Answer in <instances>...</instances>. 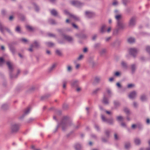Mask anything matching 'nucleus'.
I'll return each mask as SVG.
<instances>
[{
	"label": "nucleus",
	"mask_w": 150,
	"mask_h": 150,
	"mask_svg": "<svg viewBox=\"0 0 150 150\" xmlns=\"http://www.w3.org/2000/svg\"><path fill=\"white\" fill-rule=\"evenodd\" d=\"M73 125L71 120L67 116H64L60 123L58 124L55 129V132L57 131L59 126L62 127L63 131H64L69 127Z\"/></svg>",
	"instance_id": "1"
},
{
	"label": "nucleus",
	"mask_w": 150,
	"mask_h": 150,
	"mask_svg": "<svg viewBox=\"0 0 150 150\" xmlns=\"http://www.w3.org/2000/svg\"><path fill=\"white\" fill-rule=\"evenodd\" d=\"M20 125L18 123H12L10 127V130L11 133L15 134L19 131Z\"/></svg>",
	"instance_id": "2"
},
{
	"label": "nucleus",
	"mask_w": 150,
	"mask_h": 150,
	"mask_svg": "<svg viewBox=\"0 0 150 150\" xmlns=\"http://www.w3.org/2000/svg\"><path fill=\"white\" fill-rule=\"evenodd\" d=\"M6 64L7 65L9 71V74L10 77L11 78H16L17 77L18 74H19L20 72V70H18L17 71V74L15 76H13L12 75L11 73L13 71V68L12 67V65L11 64V63L9 61H7L6 62Z\"/></svg>",
	"instance_id": "3"
},
{
	"label": "nucleus",
	"mask_w": 150,
	"mask_h": 150,
	"mask_svg": "<svg viewBox=\"0 0 150 150\" xmlns=\"http://www.w3.org/2000/svg\"><path fill=\"white\" fill-rule=\"evenodd\" d=\"M6 30L10 35H13L12 33L8 28L4 26L3 23L0 22V30L3 34L4 33V31Z\"/></svg>",
	"instance_id": "4"
},
{
	"label": "nucleus",
	"mask_w": 150,
	"mask_h": 150,
	"mask_svg": "<svg viewBox=\"0 0 150 150\" xmlns=\"http://www.w3.org/2000/svg\"><path fill=\"white\" fill-rule=\"evenodd\" d=\"M84 15L85 17L88 18H91L95 16V13L93 11H86L84 12Z\"/></svg>",
	"instance_id": "5"
},
{
	"label": "nucleus",
	"mask_w": 150,
	"mask_h": 150,
	"mask_svg": "<svg viewBox=\"0 0 150 150\" xmlns=\"http://www.w3.org/2000/svg\"><path fill=\"white\" fill-rule=\"evenodd\" d=\"M101 118L103 122L108 123L110 125L113 124L114 121L112 119H106L105 117V116L102 114H101Z\"/></svg>",
	"instance_id": "6"
},
{
	"label": "nucleus",
	"mask_w": 150,
	"mask_h": 150,
	"mask_svg": "<svg viewBox=\"0 0 150 150\" xmlns=\"http://www.w3.org/2000/svg\"><path fill=\"white\" fill-rule=\"evenodd\" d=\"M129 52L130 54L135 57L139 52V50L136 48H131L129 49Z\"/></svg>",
	"instance_id": "7"
},
{
	"label": "nucleus",
	"mask_w": 150,
	"mask_h": 150,
	"mask_svg": "<svg viewBox=\"0 0 150 150\" xmlns=\"http://www.w3.org/2000/svg\"><path fill=\"white\" fill-rule=\"evenodd\" d=\"M71 3L72 5L78 7H80L83 6L84 5L83 3L76 0L72 1H71Z\"/></svg>",
	"instance_id": "8"
},
{
	"label": "nucleus",
	"mask_w": 150,
	"mask_h": 150,
	"mask_svg": "<svg viewBox=\"0 0 150 150\" xmlns=\"http://www.w3.org/2000/svg\"><path fill=\"white\" fill-rule=\"evenodd\" d=\"M117 27L118 29L121 30L124 28L125 25L122 21H118L117 22Z\"/></svg>",
	"instance_id": "9"
},
{
	"label": "nucleus",
	"mask_w": 150,
	"mask_h": 150,
	"mask_svg": "<svg viewBox=\"0 0 150 150\" xmlns=\"http://www.w3.org/2000/svg\"><path fill=\"white\" fill-rule=\"evenodd\" d=\"M65 13L69 15L70 18H73L74 20L76 21H79L80 20V18L79 17L76 16L70 13L67 11L65 10L64 11Z\"/></svg>",
	"instance_id": "10"
},
{
	"label": "nucleus",
	"mask_w": 150,
	"mask_h": 150,
	"mask_svg": "<svg viewBox=\"0 0 150 150\" xmlns=\"http://www.w3.org/2000/svg\"><path fill=\"white\" fill-rule=\"evenodd\" d=\"M62 37L63 38L70 43H71L73 41V38L71 36L66 35H62Z\"/></svg>",
	"instance_id": "11"
},
{
	"label": "nucleus",
	"mask_w": 150,
	"mask_h": 150,
	"mask_svg": "<svg viewBox=\"0 0 150 150\" xmlns=\"http://www.w3.org/2000/svg\"><path fill=\"white\" fill-rule=\"evenodd\" d=\"M137 67V64L136 63H133L131 65L130 68L131 70V73L133 74L135 72Z\"/></svg>",
	"instance_id": "12"
},
{
	"label": "nucleus",
	"mask_w": 150,
	"mask_h": 150,
	"mask_svg": "<svg viewBox=\"0 0 150 150\" xmlns=\"http://www.w3.org/2000/svg\"><path fill=\"white\" fill-rule=\"evenodd\" d=\"M79 81L77 80H73L71 82V86L73 87H77L78 86Z\"/></svg>",
	"instance_id": "13"
},
{
	"label": "nucleus",
	"mask_w": 150,
	"mask_h": 150,
	"mask_svg": "<svg viewBox=\"0 0 150 150\" xmlns=\"http://www.w3.org/2000/svg\"><path fill=\"white\" fill-rule=\"evenodd\" d=\"M137 93L135 91H133L131 93L128 95V97L130 99H133L136 96Z\"/></svg>",
	"instance_id": "14"
},
{
	"label": "nucleus",
	"mask_w": 150,
	"mask_h": 150,
	"mask_svg": "<svg viewBox=\"0 0 150 150\" xmlns=\"http://www.w3.org/2000/svg\"><path fill=\"white\" fill-rule=\"evenodd\" d=\"M102 102L105 105H108L109 103L108 100V98L106 97V94L105 93L103 95Z\"/></svg>",
	"instance_id": "15"
},
{
	"label": "nucleus",
	"mask_w": 150,
	"mask_h": 150,
	"mask_svg": "<svg viewBox=\"0 0 150 150\" xmlns=\"http://www.w3.org/2000/svg\"><path fill=\"white\" fill-rule=\"evenodd\" d=\"M136 23V18L135 17L132 18L130 20L129 23V26H133L135 25Z\"/></svg>",
	"instance_id": "16"
},
{
	"label": "nucleus",
	"mask_w": 150,
	"mask_h": 150,
	"mask_svg": "<svg viewBox=\"0 0 150 150\" xmlns=\"http://www.w3.org/2000/svg\"><path fill=\"white\" fill-rule=\"evenodd\" d=\"M122 67L124 69H127L128 68V66L127 62L124 61H122L121 63Z\"/></svg>",
	"instance_id": "17"
},
{
	"label": "nucleus",
	"mask_w": 150,
	"mask_h": 150,
	"mask_svg": "<svg viewBox=\"0 0 150 150\" xmlns=\"http://www.w3.org/2000/svg\"><path fill=\"white\" fill-rule=\"evenodd\" d=\"M106 25L105 24H103L102 25L100 29V32L101 33H103L106 31Z\"/></svg>",
	"instance_id": "18"
},
{
	"label": "nucleus",
	"mask_w": 150,
	"mask_h": 150,
	"mask_svg": "<svg viewBox=\"0 0 150 150\" xmlns=\"http://www.w3.org/2000/svg\"><path fill=\"white\" fill-rule=\"evenodd\" d=\"M32 45H33V47H35L36 48H38L40 46V43L38 42L37 41H35L33 43Z\"/></svg>",
	"instance_id": "19"
},
{
	"label": "nucleus",
	"mask_w": 150,
	"mask_h": 150,
	"mask_svg": "<svg viewBox=\"0 0 150 150\" xmlns=\"http://www.w3.org/2000/svg\"><path fill=\"white\" fill-rule=\"evenodd\" d=\"M134 142L136 144L139 145L140 144L141 141L140 139L138 138H136L134 139Z\"/></svg>",
	"instance_id": "20"
},
{
	"label": "nucleus",
	"mask_w": 150,
	"mask_h": 150,
	"mask_svg": "<svg viewBox=\"0 0 150 150\" xmlns=\"http://www.w3.org/2000/svg\"><path fill=\"white\" fill-rule=\"evenodd\" d=\"M135 41V38L132 37H129L127 39V42L130 43H133Z\"/></svg>",
	"instance_id": "21"
},
{
	"label": "nucleus",
	"mask_w": 150,
	"mask_h": 150,
	"mask_svg": "<svg viewBox=\"0 0 150 150\" xmlns=\"http://www.w3.org/2000/svg\"><path fill=\"white\" fill-rule=\"evenodd\" d=\"M74 148L76 150H80L81 148V146L80 144L77 143L75 144Z\"/></svg>",
	"instance_id": "22"
},
{
	"label": "nucleus",
	"mask_w": 150,
	"mask_h": 150,
	"mask_svg": "<svg viewBox=\"0 0 150 150\" xmlns=\"http://www.w3.org/2000/svg\"><path fill=\"white\" fill-rule=\"evenodd\" d=\"M30 108H28L25 109V110L24 114L23 115V117L25 115L28 114L30 112Z\"/></svg>",
	"instance_id": "23"
},
{
	"label": "nucleus",
	"mask_w": 150,
	"mask_h": 150,
	"mask_svg": "<svg viewBox=\"0 0 150 150\" xmlns=\"http://www.w3.org/2000/svg\"><path fill=\"white\" fill-rule=\"evenodd\" d=\"M50 13L52 15L54 16H57L58 14V13L57 11L55 10L54 9L50 11Z\"/></svg>",
	"instance_id": "24"
},
{
	"label": "nucleus",
	"mask_w": 150,
	"mask_h": 150,
	"mask_svg": "<svg viewBox=\"0 0 150 150\" xmlns=\"http://www.w3.org/2000/svg\"><path fill=\"white\" fill-rule=\"evenodd\" d=\"M15 30L16 32L19 33H21L22 32L21 28L19 26H17L16 27Z\"/></svg>",
	"instance_id": "25"
},
{
	"label": "nucleus",
	"mask_w": 150,
	"mask_h": 150,
	"mask_svg": "<svg viewBox=\"0 0 150 150\" xmlns=\"http://www.w3.org/2000/svg\"><path fill=\"white\" fill-rule=\"evenodd\" d=\"M101 80V77L100 76H96L95 77L94 81L95 83H98Z\"/></svg>",
	"instance_id": "26"
},
{
	"label": "nucleus",
	"mask_w": 150,
	"mask_h": 150,
	"mask_svg": "<svg viewBox=\"0 0 150 150\" xmlns=\"http://www.w3.org/2000/svg\"><path fill=\"white\" fill-rule=\"evenodd\" d=\"M106 92L108 94V98L111 97L112 95V93L111 91L109 89L106 90Z\"/></svg>",
	"instance_id": "27"
},
{
	"label": "nucleus",
	"mask_w": 150,
	"mask_h": 150,
	"mask_svg": "<svg viewBox=\"0 0 150 150\" xmlns=\"http://www.w3.org/2000/svg\"><path fill=\"white\" fill-rule=\"evenodd\" d=\"M67 82V79H64L62 80V83L63 84V88H65L66 87V84Z\"/></svg>",
	"instance_id": "28"
},
{
	"label": "nucleus",
	"mask_w": 150,
	"mask_h": 150,
	"mask_svg": "<svg viewBox=\"0 0 150 150\" xmlns=\"http://www.w3.org/2000/svg\"><path fill=\"white\" fill-rule=\"evenodd\" d=\"M114 105L115 108H117L120 105V103L118 101L115 100L114 101Z\"/></svg>",
	"instance_id": "29"
},
{
	"label": "nucleus",
	"mask_w": 150,
	"mask_h": 150,
	"mask_svg": "<svg viewBox=\"0 0 150 150\" xmlns=\"http://www.w3.org/2000/svg\"><path fill=\"white\" fill-rule=\"evenodd\" d=\"M120 30L118 29L117 28L115 29H114L113 32V34L114 35H117L118 34L119 32V31Z\"/></svg>",
	"instance_id": "30"
},
{
	"label": "nucleus",
	"mask_w": 150,
	"mask_h": 150,
	"mask_svg": "<svg viewBox=\"0 0 150 150\" xmlns=\"http://www.w3.org/2000/svg\"><path fill=\"white\" fill-rule=\"evenodd\" d=\"M99 108L100 109V110H101L102 111H103L106 112L107 114H111V112H110L105 110H104L103 109V107L102 106L100 105L99 106Z\"/></svg>",
	"instance_id": "31"
},
{
	"label": "nucleus",
	"mask_w": 150,
	"mask_h": 150,
	"mask_svg": "<svg viewBox=\"0 0 150 150\" xmlns=\"http://www.w3.org/2000/svg\"><path fill=\"white\" fill-rule=\"evenodd\" d=\"M124 112L126 113L127 115H129L130 114V112L129 109L127 107H125L124 108Z\"/></svg>",
	"instance_id": "32"
},
{
	"label": "nucleus",
	"mask_w": 150,
	"mask_h": 150,
	"mask_svg": "<svg viewBox=\"0 0 150 150\" xmlns=\"http://www.w3.org/2000/svg\"><path fill=\"white\" fill-rule=\"evenodd\" d=\"M48 22L50 24L52 25H54L56 23L55 21L52 19H49L48 20Z\"/></svg>",
	"instance_id": "33"
},
{
	"label": "nucleus",
	"mask_w": 150,
	"mask_h": 150,
	"mask_svg": "<svg viewBox=\"0 0 150 150\" xmlns=\"http://www.w3.org/2000/svg\"><path fill=\"white\" fill-rule=\"evenodd\" d=\"M106 50L105 49H101L100 52V53L101 55L105 54L106 52Z\"/></svg>",
	"instance_id": "34"
},
{
	"label": "nucleus",
	"mask_w": 150,
	"mask_h": 150,
	"mask_svg": "<svg viewBox=\"0 0 150 150\" xmlns=\"http://www.w3.org/2000/svg\"><path fill=\"white\" fill-rule=\"evenodd\" d=\"M137 127L139 129H142L143 128V126L142 124L139 123L137 124Z\"/></svg>",
	"instance_id": "35"
},
{
	"label": "nucleus",
	"mask_w": 150,
	"mask_h": 150,
	"mask_svg": "<svg viewBox=\"0 0 150 150\" xmlns=\"http://www.w3.org/2000/svg\"><path fill=\"white\" fill-rule=\"evenodd\" d=\"M140 99L142 101H144L146 100H147V98L145 95H143L141 96Z\"/></svg>",
	"instance_id": "36"
},
{
	"label": "nucleus",
	"mask_w": 150,
	"mask_h": 150,
	"mask_svg": "<svg viewBox=\"0 0 150 150\" xmlns=\"http://www.w3.org/2000/svg\"><path fill=\"white\" fill-rule=\"evenodd\" d=\"M45 44L47 45L49 47H52L54 45V43L51 42H45Z\"/></svg>",
	"instance_id": "37"
},
{
	"label": "nucleus",
	"mask_w": 150,
	"mask_h": 150,
	"mask_svg": "<svg viewBox=\"0 0 150 150\" xmlns=\"http://www.w3.org/2000/svg\"><path fill=\"white\" fill-rule=\"evenodd\" d=\"M56 65L55 64H53L52 66L49 68L48 71L49 72H51L55 67H56Z\"/></svg>",
	"instance_id": "38"
},
{
	"label": "nucleus",
	"mask_w": 150,
	"mask_h": 150,
	"mask_svg": "<svg viewBox=\"0 0 150 150\" xmlns=\"http://www.w3.org/2000/svg\"><path fill=\"white\" fill-rule=\"evenodd\" d=\"M115 19L118 21H120V20L121 18V15L120 14L116 15L115 16Z\"/></svg>",
	"instance_id": "39"
},
{
	"label": "nucleus",
	"mask_w": 150,
	"mask_h": 150,
	"mask_svg": "<svg viewBox=\"0 0 150 150\" xmlns=\"http://www.w3.org/2000/svg\"><path fill=\"white\" fill-rule=\"evenodd\" d=\"M8 105L7 104H5L3 105L2 106V109L4 110L8 108Z\"/></svg>",
	"instance_id": "40"
},
{
	"label": "nucleus",
	"mask_w": 150,
	"mask_h": 150,
	"mask_svg": "<svg viewBox=\"0 0 150 150\" xmlns=\"http://www.w3.org/2000/svg\"><path fill=\"white\" fill-rule=\"evenodd\" d=\"M58 42L61 44H63L65 43V41L63 39L59 40L58 41Z\"/></svg>",
	"instance_id": "41"
},
{
	"label": "nucleus",
	"mask_w": 150,
	"mask_h": 150,
	"mask_svg": "<svg viewBox=\"0 0 150 150\" xmlns=\"http://www.w3.org/2000/svg\"><path fill=\"white\" fill-rule=\"evenodd\" d=\"M9 48L10 50L11 51V52H12V53L14 54L15 52V49L14 47L11 45H9Z\"/></svg>",
	"instance_id": "42"
},
{
	"label": "nucleus",
	"mask_w": 150,
	"mask_h": 150,
	"mask_svg": "<svg viewBox=\"0 0 150 150\" xmlns=\"http://www.w3.org/2000/svg\"><path fill=\"white\" fill-rule=\"evenodd\" d=\"M49 96V95L48 94L43 96L41 97V100H44L47 99Z\"/></svg>",
	"instance_id": "43"
},
{
	"label": "nucleus",
	"mask_w": 150,
	"mask_h": 150,
	"mask_svg": "<svg viewBox=\"0 0 150 150\" xmlns=\"http://www.w3.org/2000/svg\"><path fill=\"white\" fill-rule=\"evenodd\" d=\"M116 119L117 121H121L122 120L123 117L121 116H118L116 117Z\"/></svg>",
	"instance_id": "44"
},
{
	"label": "nucleus",
	"mask_w": 150,
	"mask_h": 150,
	"mask_svg": "<svg viewBox=\"0 0 150 150\" xmlns=\"http://www.w3.org/2000/svg\"><path fill=\"white\" fill-rule=\"evenodd\" d=\"M131 146L129 142L126 143L125 146V148L126 149H128Z\"/></svg>",
	"instance_id": "45"
},
{
	"label": "nucleus",
	"mask_w": 150,
	"mask_h": 150,
	"mask_svg": "<svg viewBox=\"0 0 150 150\" xmlns=\"http://www.w3.org/2000/svg\"><path fill=\"white\" fill-rule=\"evenodd\" d=\"M119 4V2L116 0L114 1L112 3V5L114 6H117Z\"/></svg>",
	"instance_id": "46"
},
{
	"label": "nucleus",
	"mask_w": 150,
	"mask_h": 150,
	"mask_svg": "<svg viewBox=\"0 0 150 150\" xmlns=\"http://www.w3.org/2000/svg\"><path fill=\"white\" fill-rule=\"evenodd\" d=\"M110 132V130H109L107 129V130H105V133L106 135V136L107 137H109Z\"/></svg>",
	"instance_id": "47"
},
{
	"label": "nucleus",
	"mask_w": 150,
	"mask_h": 150,
	"mask_svg": "<svg viewBox=\"0 0 150 150\" xmlns=\"http://www.w3.org/2000/svg\"><path fill=\"white\" fill-rule=\"evenodd\" d=\"M133 105L135 108H137L138 107L139 104L137 102L134 101L133 102Z\"/></svg>",
	"instance_id": "48"
},
{
	"label": "nucleus",
	"mask_w": 150,
	"mask_h": 150,
	"mask_svg": "<svg viewBox=\"0 0 150 150\" xmlns=\"http://www.w3.org/2000/svg\"><path fill=\"white\" fill-rule=\"evenodd\" d=\"M26 28L30 31H32L33 30V28L31 26L29 25H27L26 26Z\"/></svg>",
	"instance_id": "49"
},
{
	"label": "nucleus",
	"mask_w": 150,
	"mask_h": 150,
	"mask_svg": "<svg viewBox=\"0 0 150 150\" xmlns=\"http://www.w3.org/2000/svg\"><path fill=\"white\" fill-rule=\"evenodd\" d=\"M146 51L149 54H150V46H146Z\"/></svg>",
	"instance_id": "50"
},
{
	"label": "nucleus",
	"mask_w": 150,
	"mask_h": 150,
	"mask_svg": "<svg viewBox=\"0 0 150 150\" xmlns=\"http://www.w3.org/2000/svg\"><path fill=\"white\" fill-rule=\"evenodd\" d=\"M33 5L36 11H38L39 10V8L35 4H33Z\"/></svg>",
	"instance_id": "51"
},
{
	"label": "nucleus",
	"mask_w": 150,
	"mask_h": 150,
	"mask_svg": "<svg viewBox=\"0 0 150 150\" xmlns=\"http://www.w3.org/2000/svg\"><path fill=\"white\" fill-rule=\"evenodd\" d=\"M101 45L100 43H96L94 45V47L95 48H98Z\"/></svg>",
	"instance_id": "52"
},
{
	"label": "nucleus",
	"mask_w": 150,
	"mask_h": 150,
	"mask_svg": "<svg viewBox=\"0 0 150 150\" xmlns=\"http://www.w3.org/2000/svg\"><path fill=\"white\" fill-rule=\"evenodd\" d=\"M55 52L56 54L58 55L61 56L62 55V53L59 50H56Z\"/></svg>",
	"instance_id": "53"
},
{
	"label": "nucleus",
	"mask_w": 150,
	"mask_h": 150,
	"mask_svg": "<svg viewBox=\"0 0 150 150\" xmlns=\"http://www.w3.org/2000/svg\"><path fill=\"white\" fill-rule=\"evenodd\" d=\"M100 90V88H97L95 89L93 91V93L94 94L96 93Z\"/></svg>",
	"instance_id": "54"
},
{
	"label": "nucleus",
	"mask_w": 150,
	"mask_h": 150,
	"mask_svg": "<svg viewBox=\"0 0 150 150\" xmlns=\"http://www.w3.org/2000/svg\"><path fill=\"white\" fill-rule=\"evenodd\" d=\"M94 127H95V128L96 129L97 131H100V129L99 128V126L98 125H97L96 124H95L94 125Z\"/></svg>",
	"instance_id": "55"
},
{
	"label": "nucleus",
	"mask_w": 150,
	"mask_h": 150,
	"mask_svg": "<svg viewBox=\"0 0 150 150\" xmlns=\"http://www.w3.org/2000/svg\"><path fill=\"white\" fill-rule=\"evenodd\" d=\"M114 75L115 76L118 77L120 76V73L119 72L117 71L114 73Z\"/></svg>",
	"instance_id": "56"
},
{
	"label": "nucleus",
	"mask_w": 150,
	"mask_h": 150,
	"mask_svg": "<svg viewBox=\"0 0 150 150\" xmlns=\"http://www.w3.org/2000/svg\"><path fill=\"white\" fill-rule=\"evenodd\" d=\"M72 70V68L69 65L67 66V71L68 72H70Z\"/></svg>",
	"instance_id": "57"
},
{
	"label": "nucleus",
	"mask_w": 150,
	"mask_h": 150,
	"mask_svg": "<svg viewBox=\"0 0 150 150\" xmlns=\"http://www.w3.org/2000/svg\"><path fill=\"white\" fill-rule=\"evenodd\" d=\"M21 40L24 43H26L28 42L27 40L25 38H23L21 39Z\"/></svg>",
	"instance_id": "58"
},
{
	"label": "nucleus",
	"mask_w": 150,
	"mask_h": 150,
	"mask_svg": "<svg viewBox=\"0 0 150 150\" xmlns=\"http://www.w3.org/2000/svg\"><path fill=\"white\" fill-rule=\"evenodd\" d=\"M33 45H31L30 47V48L28 49V50L30 52H32L33 51L32 48H33Z\"/></svg>",
	"instance_id": "59"
},
{
	"label": "nucleus",
	"mask_w": 150,
	"mask_h": 150,
	"mask_svg": "<svg viewBox=\"0 0 150 150\" xmlns=\"http://www.w3.org/2000/svg\"><path fill=\"white\" fill-rule=\"evenodd\" d=\"M122 3L124 5L126 6L128 2V0H122Z\"/></svg>",
	"instance_id": "60"
},
{
	"label": "nucleus",
	"mask_w": 150,
	"mask_h": 150,
	"mask_svg": "<svg viewBox=\"0 0 150 150\" xmlns=\"http://www.w3.org/2000/svg\"><path fill=\"white\" fill-rule=\"evenodd\" d=\"M5 62L4 59L2 57H0V65H1V64Z\"/></svg>",
	"instance_id": "61"
},
{
	"label": "nucleus",
	"mask_w": 150,
	"mask_h": 150,
	"mask_svg": "<svg viewBox=\"0 0 150 150\" xmlns=\"http://www.w3.org/2000/svg\"><path fill=\"white\" fill-rule=\"evenodd\" d=\"M121 126L123 127H125V128L127 127L126 125V124L124 122H122L121 123Z\"/></svg>",
	"instance_id": "62"
},
{
	"label": "nucleus",
	"mask_w": 150,
	"mask_h": 150,
	"mask_svg": "<svg viewBox=\"0 0 150 150\" xmlns=\"http://www.w3.org/2000/svg\"><path fill=\"white\" fill-rule=\"evenodd\" d=\"M118 40H116L114 42H112L111 43V45L113 46H114L115 45V44L117 43V42L118 41Z\"/></svg>",
	"instance_id": "63"
},
{
	"label": "nucleus",
	"mask_w": 150,
	"mask_h": 150,
	"mask_svg": "<svg viewBox=\"0 0 150 150\" xmlns=\"http://www.w3.org/2000/svg\"><path fill=\"white\" fill-rule=\"evenodd\" d=\"M134 86V85L133 84H128L127 85V87L128 88H132V87Z\"/></svg>",
	"instance_id": "64"
}]
</instances>
